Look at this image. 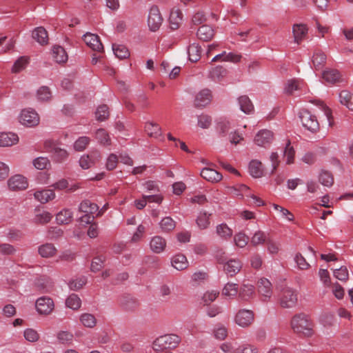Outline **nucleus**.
Instances as JSON below:
<instances>
[{
	"mask_svg": "<svg viewBox=\"0 0 353 353\" xmlns=\"http://www.w3.org/2000/svg\"><path fill=\"white\" fill-rule=\"evenodd\" d=\"M223 294L228 298H233L238 293V285L237 284L232 283H228L225 285L223 292Z\"/></svg>",
	"mask_w": 353,
	"mask_h": 353,
	"instance_id": "45",
	"label": "nucleus"
},
{
	"mask_svg": "<svg viewBox=\"0 0 353 353\" xmlns=\"http://www.w3.org/2000/svg\"><path fill=\"white\" fill-rule=\"evenodd\" d=\"M240 109L245 114H250L254 110V106L247 96H241L239 98Z\"/></svg>",
	"mask_w": 353,
	"mask_h": 353,
	"instance_id": "39",
	"label": "nucleus"
},
{
	"mask_svg": "<svg viewBox=\"0 0 353 353\" xmlns=\"http://www.w3.org/2000/svg\"><path fill=\"white\" fill-rule=\"evenodd\" d=\"M291 327L294 332L306 336H311L314 334L312 322L306 314L303 313L293 316Z\"/></svg>",
	"mask_w": 353,
	"mask_h": 353,
	"instance_id": "1",
	"label": "nucleus"
},
{
	"mask_svg": "<svg viewBox=\"0 0 353 353\" xmlns=\"http://www.w3.org/2000/svg\"><path fill=\"white\" fill-rule=\"evenodd\" d=\"M145 130L151 137L159 138L161 136V128L157 123L147 122L145 125Z\"/></svg>",
	"mask_w": 353,
	"mask_h": 353,
	"instance_id": "37",
	"label": "nucleus"
},
{
	"mask_svg": "<svg viewBox=\"0 0 353 353\" xmlns=\"http://www.w3.org/2000/svg\"><path fill=\"white\" fill-rule=\"evenodd\" d=\"M319 182L324 186L330 187L334 183L332 174L327 171H323L319 175Z\"/></svg>",
	"mask_w": 353,
	"mask_h": 353,
	"instance_id": "52",
	"label": "nucleus"
},
{
	"mask_svg": "<svg viewBox=\"0 0 353 353\" xmlns=\"http://www.w3.org/2000/svg\"><path fill=\"white\" fill-rule=\"evenodd\" d=\"M172 266L177 270H183L188 267V261L182 254L174 255L171 259Z\"/></svg>",
	"mask_w": 353,
	"mask_h": 353,
	"instance_id": "20",
	"label": "nucleus"
},
{
	"mask_svg": "<svg viewBox=\"0 0 353 353\" xmlns=\"http://www.w3.org/2000/svg\"><path fill=\"white\" fill-rule=\"evenodd\" d=\"M35 199L41 203H46L55 198V194L52 190H42L34 193Z\"/></svg>",
	"mask_w": 353,
	"mask_h": 353,
	"instance_id": "23",
	"label": "nucleus"
},
{
	"mask_svg": "<svg viewBox=\"0 0 353 353\" xmlns=\"http://www.w3.org/2000/svg\"><path fill=\"white\" fill-rule=\"evenodd\" d=\"M73 219V212L70 209H63L56 215V221L58 224H69Z\"/></svg>",
	"mask_w": 353,
	"mask_h": 353,
	"instance_id": "24",
	"label": "nucleus"
},
{
	"mask_svg": "<svg viewBox=\"0 0 353 353\" xmlns=\"http://www.w3.org/2000/svg\"><path fill=\"white\" fill-rule=\"evenodd\" d=\"M8 185L12 190H25L28 187V181L23 176L16 174L8 179Z\"/></svg>",
	"mask_w": 353,
	"mask_h": 353,
	"instance_id": "11",
	"label": "nucleus"
},
{
	"mask_svg": "<svg viewBox=\"0 0 353 353\" xmlns=\"http://www.w3.org/2000/svg\"><path fill=\"white\" fill-rule=\"evenodd\" d=\"M52 152L53 158L57 162H61L65 160L68 157L67 150L59 147H54Z\"/></svg>",
	"mask_w": 353,
	"mask_h": 353,
	"instance_id": "46",
	"label": "nucleus"
},
{
	"mask_svg": "<svg viewBox=\"0 0 353 353\" xmlns=\"http://www.w3.org/2000/svg\"><path fill=\"white\" fill-rule=\"evenodd\" d=\"M189 60L192 62H196L201 57V49L197 43L191 44L188 49Z\"/></svg>",
	"mask_w": 353,
	"mask_h": 353,
	"instance_id": "38",
	"label": "nucleus"
},
{
	"mask_svg": "<svg viewBox=\"0 0 353 353\" xmlns=\"http://www.w3.org/2000/svg\"><path fill=\"white\" fill-rule=\"evenodd\" d=\"M51 96L50 89L47 86L41 87L37 91V98L40 101H48Z\"/></svg>",
	"mask_w": 353,
	"mask_h": 353,
	"instance_id": "59",
	"label": "nucleus"
},
{
	"mask_svg": "<svg viewBox=\"0 0 353 353\" xmlns=\"http://www.w3.org/2000/svg\"><path fill=\"white\" fill-rule=\"evenodd\" d=\"M299 118L303 126L312 132L319 130V123L316 115L307 110H303L299 113Z\"/></svg>",
	"mask_w": 353,
	"mask_h": 353,
	"instance_id": "4",
	"label": "nucleus"
},
{
	"mask_svg": "<svg viewBox=\"0 0 353 353\" xmlns=\"http://www.w3.org/2000/svg\"><path fill=\"white\" fill-rule=\"evenodd\" d=\"M322 78L328 83H335L340 80L341 74L336 70L328 69L323 72Z\"/></svg>",
	"mask_w": 353,
	"mask_h": 353,
	"instance_id": "31",
	"label": "nucleus"
},
{
	"mask_svg": "<svg viewBox=\"0 0 353 353\" xmlns=\"http://www.w3.org/2000/svg\"><path fill=\"white\" fill-rule=\"evenodd\" d=\"M249 172L254 178H260L263 174V168L261 161L252 160L249 164Z\"/></svg>",
	"mask_w": 353,
	"mask_h": 353,
	"instance_id": "29",
	"label": "nucleus"
},
{
	"mask_svg": "<svg viewBox=\"0 0 353 353\" xmlns=\"http://www.w3.org/2000/svg\"><path fill=\"white\" fill-rule=\"evenodd\" d=\"M23 336L26 340L29 342H36L39 339L38 332L32 328H27L23 332Z\"/></svg>",
	"mask_w": 353,
	"mask_h": 353,
	"instance_id": "57",
	"label": "nucleus"
},
{
	"mask_svg": "<svg viewBox=\"0 0 353 353\" xmlns=\"http://www.w3.org/2000/svg\"><path fill=\"white\" fill-rule=\"evenodd\" d=\"M219 292L217 290L207 291L203 296V300L205 304L213 302L219 296Z\"/></svg>",
	"mask_w": 353,
	"mask_h": 353,
	"instance_id": "63",
	"label": "nucleus"
},
{
	"mask_svg": "<svg viewBox=\"0 0 353 353\" xmlns=\"http://www.w3.org/2000/svg\"><path fill=\"white\" fill-rule=\"evenodd\" d=\"M84 42L94 51L102 52L103 46L98 35L90 32L85 33L83 37Z\"/></svg>",
	"mask_w": 353,
	"mask_h": 353,
	"instance_id": "10",
	"label": "nucleus"
},
{
	"mask_svg": "<svg viewBox=\"0 0 353 353\" xmlns=\"http://www.w3.org/2000/svg\"><path fill=\"white\" fill-rule=\"evenodd\" d=\"M214 336L218 340H224L228 336L227 328L222 325H218L213 331Z\"/></svg>",
	"mask_w": 353,
	"mask_h": 353,
	"instance_id": "56",
	"label": "nucleus"
},
{
	"mask_svg": "<svg viewBox=\"0 0 353 353\" xmlns=\"http://www.w3.org/2000/svg\"><path fill=\"white\" fill-rule=\"evenodd\" d=\"M57 252V248L50 243H44L38 248V252L43 258H52L56 255Z\"/></svg>",
	"mask_w": 353,
	"mask_h": 353,
	"instance_id": "19",
	"label": "nucleus"
},
{
	"mask_svg": "<svg viewBox=\"0 0 353 353\" xmlns=\"http://www.w3.org/2000/svg\"><path fill=\"white\" fill-rule=\"evenodd\" d=\"M327 57L324 52L316 51L312 57V63L316 70L321 69L325 63Z\"/></svg>",
	"mask_w": 353,
	"mask_h": 353,
	"instance_id": "40",
	"label": "nucleus"
},
{
	"mask_svg": "<svg viewBox=\"0 0 353 353\" xmlns=\"http://www.w3.org/2000/svg\"><path fill=\"white\" fill-rule=\"evenodd\" d=\"M90 141L89 137H81L74 143L73 148L76 151L81 152L86 148Z\"/></svg>",
	"mask_w": 353,
	"mask_h": 353,
	"instance_id": "51",
	"label": "nucleus"
},
{
	"mask_svg": "<svg viewBox=\"0 0 353 353\" xmlns=\"http://www.w3.org/2000/svg\"><path fill=\"white\" fill-rule=\"evenodd\" d=\"M308 28L305 24L297 23L292 26L294 42L299 44L307 36Z\"/></svg>",
	"mask_w": 353,
	"mask_h": 353,
	"instance_id": "14",
	"label": "nucleus"
},
{
	"mask_svg": "<svg viewBox=\"0 0 353 353\" xmlns=\"http://www.w3.org/2000/svg\"><path fill=\"white\" fill-rule=\"evenodd\" d=\"M32 37L41 45L48 43V35L46 30L43 27H37L32 31Z\"/></svg>",
	"mask_w": 353,
	"mask_h": 353,
	"instance_id": "26",
	"label": "nucleus"
},
{
	"mask_svg": "<svg viewBox=\"0 0 353 353\" xmlns=\"http://www.w3.org/2000/svg\"><path fill=\"white\" fill-rule=\"evenodd\" d=\"M254 321V314L251 310L241 309L234 316V322L241 327L250 326Z\"/></svg>",
	"mask_w": 353,
	"mask_h": 353,
	"instance_id": "5",
	"label": "nucleus"
},
{
	"mask_svg": "<svg viewBox=\"0 0 353 353\" xmlns=\"http://www.w3.org/2000/svg\"><path fill=\"white\" fill-rule=\"evenodd\" d=\"M33 165L37 170H44L50 165V163L47 157H39L34 159Z\"/></svg>",
	"mask_w": 353,
	"mask_h": 353,
	"instance_id": "55",
	"label": "nucleus"
},
{
	"mask_svg": "<svg viewBox=\"0 0 353 353\" xmlns=\"http://www.w3.org/2000/svg\"><path fill=\"white\" fill-rule=\"evenodd\" d=\"M303 84V82L299 80H289L285 85V91L287 94H291L294 91L301 89Z\"/></svg>",
	"mask_w": 353,
	"mask_h": 353,
	"instance_id": "50",
	"label": "nucleus"
},
{
	"mask_svg": "<svg viewBox=\"0 0 353 353\" xmlns=\"http://www.w3.org/2000/svg\"><path fill=\"white\" fill-rule=\"evenodd\" d=\"M235 353H257V348L250 344H243L239 346Z\"/></svg>",
	"mask_w": 353,
	"mask_h": 353,
	"instance_id": "64",
	"label": "nucleus"
},
{
	"mask_svg": "<svg viewBox=\"0 0 353 353\" xmlns=\"http://www.w3.org/2000/svg\"><path fill=\"white\" fill-rule=\"evenodd\" d=\"M57 339L61 343H69L73 339V334L67 331H61L57 334Z\"/></svg>",
	"mask_w": 353,
	"mask_h": 353,
	"instance_id": "62",
	"label": "nucleus"
},
{
	"mask_svg": "<svg viewBox=\"0 0 353 353\" xmlns=\"http://www.w3.org/2000/svg\"><path fill=\"white\" fill-rule=\"evenodd\" d=\"M339 101L342 105L353 111V94L347 90H343L339 93Z\"/></svg>",
	"mask_w": 353,
	"mask_h": 353,
	"instance_id": "35",
	"label": "nucleus"
},
{
	"mask_svg": "<svg viewBox=\"0 0 353 353\" xmlns=\"http://www.w3.org/2000/svg\"><path fill=\"white\" fill-rule=\"evenodd\" d=\"M180 341L181 339L176 334H165L158 337L153 342L152 348L156 352L174 348L179 345Z\"/></svg>",
	"mask_w": 353,
	"mask_h": 353,
	"instance_id": "2",
	"label": "nucleus"
},
{
	"mask_svg": "<svg viewBox=\"0 0 353 353\" xmlns=\"http://www.w3.org/2000/svg\"><path fill=\"white\" fill-rule=\"evenodd\" d=\"M211 214L205 211L200 212L196 219V223L200 230H205L210 225Z\"/></svg>",
	"mask_w": 353,
	"mask_h": 353,
	"instance_id": "27",
	"label": "nucleus"
},
{
	"mask_svg": "<svg viewBox=\"0 0 353 353\" xmlns=\"http://www.w3.org/2000/svg\"><path fill=\"white\" fill-rule=\"evenodd\" d=\"M19 137L14 133H0V147H8L17 143Z\"/></svg>",
	"mask_w": 353,
	"mask_h": 353,
	"instance_id": "21",
	"label": "nucleus"
},
{
	"mask_svg": "<svg viewBox=\"0 0 353 353\" xmlns=\"http://www.w3.org/2000/svg\"><path fill=\"white\" fill-rule=\"evenodd\" d=\"M298 301L297 292L291 288H285L282 290L279 296L280 305L283 308L295 307Z\"/></svg>",
	"mask_w": 353,
	"mask_h": 353,
	"instance_id": "3",
	"label": "nucleus"
},
{
	"mask_svg": "<svg viewBox=\"0 0 353 353\" xmlns=\"http://www.w3.org/2000/svg\"><path fill=\"white\" fill-rule=\"evenodd\" d=\"M52 218V215L48 212H43L37 214L34 217V222L39 224H46L49 223Z\"/></svg>",
	"mask_w": 353,
	"mask_h": 353,
	"instance_id": "58",
	"label": "nucleus"
},
{
	"mask_svg": "<svg viewBox=\"0 0 353 353\" xmlns=\"http://www.w3.org/2000/svg\"><path fill=\"white\" fill-rule=\"evenodd\" d=\"M294 261L296 264L298 269L301 270H307L310 268V265L305 257L300 253H296L294 257Z\"/></svg>",
	"mask_w": 353,
	"mask_h": 353,
	"instance_id": "47",
	"label": "nucleus"
},
{
	"mask_svg": "<svg viewBox=\"0 0 353 353\" xmlns=\"http://www.w3.org/2000/svg\"><path fill=\"white\" fill-rule=\"evenodd\" d=\"M334 276L341 281H345L348 279V270L346 267H341L334 271Z\"/></svg>",
	"mask_w": 353,
	"mask_h": 353,
	"instance_id": "61",
	"label": "nucleus"
},
{
	"mask_svg": "<svg viewBox=\"0 0 353 353\" xmlns=\"http://www.w3.org/2000/svg\"><path fill=\"white\" fill-rule=\"evenodd\" d=\"M254 287L251 284H243L239 293V297L244 301H248L254 295Z\"/></svg>",
	"mask_w": 353,
	"mask_h": 353,
	"instance_id": "34",
	"label": "nucleus"
},
{
	"mask_svg": "<svg viewBox=\"0 0 353 353\" xmlns=\"http://www.w3.org/2000/svg\"><path fill=\"white\" fill-rule=\"evenodd\" d=\"M201 176L208 181L212 183H216L220 181L222 179V174L217 172L216 170L205 168L201 171Z\"/></svg>",
	"mask_w": 353,
	"mask_h": 353,
	"instance_id": "18",
	"label": "nucleus"
},
{
	"mask_svg": "<svg viewBox=\"0 0 353 353\" xmlns=\"http://www.w3.org/2000/svg\"><path fill=\"white\" fill-rule=\"evenodd\" d=\"M81 323L87 327H94L97 323V319L93 314L89 313L82 314L80 316Z\"/></svg>",
	"mask_w": 353,
	"mask_h": 353,
	"instance_id": "43",
	"label": "nucleus"
},
{
	"mask_svg": "<svg viewBox=\"0 0 353 353\" xmlns=\"http://www.w3.org/2000/svg\"><path fill=\"white\" fill-rule=\"evenodd\" d=\"M112 50L117 57L120 59H127L130 57V52L123 45L113 44Z\"/></svg>",
	"mask_w": 353,
	"mask_h": 353,
	"instance_id": "41",
	"label": "nucleus"
},
{
	"mask_svg": "<svg viewBox=\"0 0 353 353\" xmlns=\"http://www.w3.org/2000/svg\"><path fill=\"white\" fill-rule=\"evenodd\" d=\"M183 14L179 10H172L169 17L170 27L176 30L182 22Z\"/></svg>",
	"mask_w": 353,
	"mask_h": 353,
	"instance_id": "30",
	"label": "nucleus"
},
{
	"mask_svg": "<svg viewBox=\"0 0 353 353\" xmlns=\"http://www.w3.org/2000/svg\"><path fill=\"white\" fill-rule=\"evenodd\" d=\"M52 57L54 60L59 63H65L68 59V56L65 49L60 46H55L53 47Z\"/></svg>",
	"mask_w": 353,
	"mask_h": 353,
	"instance_id": "28",
	"label": "nucleus"
},
{
	"mask_svg": "<svg viewBox=\"0 0 353 353\" xmlns=\"http://www.w3.org/2000/svg\"><path fill=\"white\" fill-rule=\"evenodd\" d=\"M99 210V206L90 200L81 201L79 205V211L84 214L94 215Z\"/></svg>",
	"mask_w": 353,
	"mask_h": 353,
	"instance_id": "22",
	"label": "nucleus"
},
{
	"mask_svg": "<svg viewBox=\"0 0 353 353\" xmlns=\"http://www.w3.org/2000/svg\"><path fill=\"white\" fill-rule=\"evenodd\" d=\"M166 240L161 236H153L149 243L151 251L156 254L161 253L166 247Z\"/></svg>",
	"mask_w": 353,
	"mask_h": 353,
	"instance_id": "16",
	"label": "nucleus"
},
{
	"mask_svg": "<svg viewBox=\"0 0 353 353\" xmlns=\"http://www.w3.org/2000/svg\"><path fill=\"white\" fill-rule=\"evenodd\" d=\"M196 35L201 40L209 41L214 36V30L210 26L203 25L199 28Z\"/></svg>",
	"mask_w": 353,
	"mask_h": 353,
	"instance_id": "33",
	"label": "nucleus"
},
{
	"mask_svg": "<svg viewBox=\"0 0 353 353\" xmlns=\"http://www.w3.org/2000/svg\"><path fill=\"white\" fill-rule=\"evenodd\" d=\"M216 234L221 239L228 241L232 236L233 231L226 223H223L216 226Z\"/></svg>",
	"mask_w": 353,
	"mask_h": 353,
	"instance_id": "25",
	"label": "nucleus"
},
{
	"mask_svg": "<svg viewBox=\"0 0 353 353\" xmlns=\"http://www.w3.org/2000/svg\"><path fill=\"white\" fill-rule=\"evenodd\" d=\"M65 304L67 307L72 310H77L81 307V301L77 294H72L66 299Z\"/></svg>",
	"mask_w": 353,
	"mask_h": 353,
	"instance_id": "48",
	"label": "nucleus"
},
{
	"mask_svg": "<svg viewBox=\"0 0 353 353\" xmlns=\"http://www.w3.org/2000/svg\"><path fill=\"white\" fill-rule=\"evenodd\" d=\"M212 99L211 92L208 89L201 90L195 97L194 105L197 108H203L210 104Z\"/></svg>",
	"mask_w": 353,
	"mask_h": 353,
	"instance_id": "13",
	"label": "nucleus"
},
{
	"mask_svg": "<svg viewBox=\"0 0 353 353\" xmlns=\"http://www.w3.org/2000/svg\"><path fill=\"white\" fill-rule=\"evenodd\" d=\"M96 118L99 121H103L109 117V108L106 105H101L98 107L95 112Z\"/></svg>",
	"mask_w": 353,
	"mask_h": 353,
	"instance_id": "54",
	"label": "nucleus"
},
{
	"mask_svg": "<svg viewBox=\"0 0 353 353\" xmlns=\"http://www.w3.org/2000/svg\"><path fill=\"white\" fill-rule=\"evenodd\" d=\"M234 243L236 247L240 248H245L248 243L249 238L248 236L243 232H240L236 233L234 236Z\"/></svg>",
	"mask_w": 353,
	"mask_h": 353,
	"instance_id": "44",
	"label": "nucleus"
},
{
	"mask_svg": "<svg viewBox=\"0 0 353 353\" xmlns=\"http://www.w3.org/2000/svg\"><path fill=\"white\" fill-rule=\"evenodd\" d=\"M268 234L261 231H256L251 237L250 242L253 246L263 245L268 241Z\"/></svg>",
	"mask_w": 353,
	"mask_h": 353,
	"instance_id": "32",
	"label": "nucleus"
},
{
	"mask_svg": "<svg viewBox=\"0 0 353 353\" xmlns=\"http://www.w3.org/2000/svg\"><path fill=\"white\" fill-rule=\"evenodd\" d=\"M19 122L27 127H33L39 124V117L34 110L24 109L20 114Z\"/></svg>",
	"mask_w": 353,
	"mask_h": 353,
	"instance_id": "6",
	"label": "nucleus"
},
{
	"mask_svg": "<svg viewBox=\"0 0 353 353\" xmlns=\"http://www.w3.org/2000/svg\"><path fill=\"white\" fill-rule=\"evenodd\" d=\"M159 225L163 232H167L174 229L176 223L170 216H166L161 219Z\"/></svg>",
	"mask_w": 353,
	"mask_h": 353,
	"instance_id": "42",
	"label": "nucleus"
},
{
	"mask_svg": "<svg viewBox=\"0 0 353 353\" xmlns=\"http://www.w3.org/2000/svg\"><path fill=\"white\" fill-rule=\"evenodd\" d=\"M100 159V154L98 152H95L90 154L83 155L80 158L79 163L81 168L87 170L93 166Z\"/></svg>",
	"mask_w": 353,
	"mask_h": 353,
	"instance_id": "12",
	"label": "nucleus"
},
{
	"mask_svg": "<svg viewBox=\"0 0 353 353\" xmlns=\"http://www.w3.org/2000/svg\"><path fill=\"white\" fill-rule=\"evenodd\" d=\"M294 157L295 150L291 145L290 141L288 139L283 150V158L285 159L287 164H292L294 161Z\"/></svg>",
	"mask_w": 353,
	"mask_h": 353,
	"instance_id": "36",
	"label": "nucleus"
},
{
	"mask_svg": "<svg viewBox=\"0 0 353 353\" xmlns=\"http://www.w3.org/2000/svg\"><path fill=\"white\" fill-rule=\"evenodd\" d=\"M96 139L98 141L104 145H110V138L108 132L104 129H99L96 132Z\"/></svg>",
	"mask_w": 353,
	"mask_h": 353,
	"instance_id": "49",
	"label": "nucleus"
},
{
	"mask_svg": "<svg viewBox=\"0 0 353 353\" xmlns=\"http://www.w3.org/2000/svg\"><path fill=\"white\" fill-rule=\"evenodd\" d=\"M242 268L241 262L236 259H233L228 261L223 266L225 272L229 276L236 275Z\"/></svg>",
	"mask_w": 353,
	"mask_h": 353,
	"instance_id": "15",
	"label": "nucleus"
},
{
	"mask_svg": "<svg viewBox=\"0 0 353 353\" xmlns=\"http://www.w3.org/2000/svg\"><path fill=\"white\" fill-rule=\"evenodd\" d=\"M258 290L264 297V301L270 299L272 294V283L268 279L262 278L258 282Z\"/></svg>",
	"mask_w": 353,
	"mask_h": 353,
	"instance_id": "17",
	"label": "nucleus"
},
{
	"mask_svg": "<svg viewBox=\"0 0 353 353\" xmlns=\"http://www.w3.org/2000/svg\"><path fill=\"white\" fill-rule=\"evenodd\" d=\"M29 59L27 57H21L14 63L12 71L13 72H19L23 70L28 65Z\"/></svg>",
	"mask_w": 353,
	"mask_h": 353,
	"instance_id": "53",
	"label": "nucleus"
},
{
	"mask_svg": "<svg viewBox=\"0 0 353 353\" xmlns=\"http://www.w3.org/2000/svg\"><path fill=\"white\" fill-rule=\"evenodd\" d=\"M162 21L163 18L158 7L156 6H152L148 18V24L150 29L154 32L160 28Z\"/></svg>",
	"mask_w": 353,
	"mask_h": 353,
	"instance_id": "8",
	"label": "nucleus"
},
{
	"mask_svg": "<svg viewBox=\"0 0 353 353\" xmlns=\"http://www.w3.org/2000/svg\"><path fill=\"white\" fill-rule=\"evenodd\" d=\"M274 139V134L272 131L264 129L259 131L254 139L256 145L261 147L269 146Z\"/></svg>",
	"mask_w": 353,
	"mask_h": 353,
	"instance_id": "9",
	"label": "nucleus"
},
{
	"mask_svg": "<svg viewBox=\"0 0 353 353\" xmlns=\"http://www.w3.org/2000/svg\"><path fill=\"white\" fill-rule=\"evenodd\" d=\"M121 305L126 311L134 310L137 307V303L132 299H124L121 301Z\"/></svg>",
	"mask_w": 353,
	"mask_h": 353,
	"instance_id": "60",
	"label": "nucleus"
},
{
	"mask_svg": "<svg viewBox=\"0 0 353 353\" xmlns=\"http://www.w3.org/2000/svg\"><path fill=\"white\" fill-rule=\"evenodd\" d=\"M35 307L39 314L48 315L54 310V303L53 300L48 296H41L37 299Z\"/></svg>",
	"mask_w": 353,
	"mask_h": 353,
	"instance_id": "7",
	"label": "nucleus"
}]
</instances>
